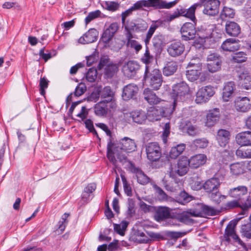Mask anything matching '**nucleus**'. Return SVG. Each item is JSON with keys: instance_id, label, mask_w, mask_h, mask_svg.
Here are the masks:
<instances>
[{"instance_id": "nucleus-62", "label": "nucleus", "mask_w": 251, "mask_h": 251, "mask_svg": "<svg viewBox=\"0 0 251 251\" xmlns=\"http://www.w3.org/2000/svg\"><path fill=\"white\" fill-rule=\"evenodd\" d=\"M170 133V125L169 123H167L164 126L162 134V140L164 143L167 141V138Z\"/></svg>"}, {"instance_id": "nucleus-44", "label": "nucleus", "mask_w": 251, "mask_h": 251, "mask_svg": "<svg viewBox=\"0 0 251 251\" xmlns=\"http://www.w3.org/2000/svg\"><path fill=\"white\" fill-rule=\"evenodd\" d=\"M212 34V29L210 28H201L198 32V35L201 39H207L211 37Z\"/></svg>"}, {"instance_id": "nucleus-38", "label": "nucleus", "mask_w": 251, "mask_h": 251, "mask_svg": "<svg viewBox=\"0 0 251 251\" xmlns=\"http://www.w3.org/2000/svg\"><path fill=\"white\" fill-rule=\"evenodd\" d=\"M115 148H116V145L110 140L107 144V157L113 164H115L117 162L114 156Z\"/></svg>"}, {"instance_id": "nucleus-5", "label": "nucleus", "mask_w": 251, "mask_h": 251, "mask_svg": "<svg viewBox=\"0 0 251 251\" xmlns=\"http://www.w3.org/2000/svg\"><path fill=\"white\" fill-rule=\"evenodd\" d=\"M147 157L151 162H156L162 156L161 149L157 142L149 143L146 146Z\"/></svg>"}, {"instance_id": "nucleus-58", "label": "nucleus", "mask_w": 251, "mask_h": 251, "mask_svg": "<svg viewBox=\"0 0 251 251\" xmlns=\"http://www.w3.org/2000/svg\"><path fill=\"white\" fill-rule=\"evenodd\" d=\"M187 133L191 136H195L198 133V130L197 128L192 125L190 122H188L186 124V127H185Z\"/></svg>"}, {"instance_id": "nucleus-51", "label": "nucleus", "mask_w": 251, "mask_h": 251, "mask_svg": "<svg viewBox=\"0 0 251 251\" xmlns=\"http://www.w3.org/2000/svg\"><path fill=\"white\" fill-rule=\"evenodd\" d=\"M157 27V25L155 24H152L151 25L147 32L146 38L144 39V42L146 45H148L149 44L150 40Z\"/></svg>"}, {"instance_id": "nucleus-10", "label": "nucleus", "mask_w": 251, "mask_h": 251, "mask_svg": "<svg viewBox=\"0 0 251 251\" xmlns=\"http://www.w3.org/2000/svg\"><path fill=\"white\" fill-rule=\"evenodd\" d=\"M98 95L101 99H105L103 101H106L109 103V105L111 108H116L117 104L114 98V93L110 86L104 87Z\"/></svg>"}, {"instance_id": "nucleus-52", "label": "nucleus", "mask_w": 251, "mask_h": 251, "mask_svg": "<svg viewBox=\"0 0 251 251\" xmlns=\"http://www.w3.org/2000/svg\"><path fill=\"white\" fill-rule=\"evenodd\" d=\"M69 214L68 213H64L61 217V219L58 222V227L61 231H64L66 226L68 224V221L67 219L69 217Z\"/></svg>"}, {"instance_id": "nucleus-34", "label": "nucleus", "mask_w": 251, "mask_h": 251, "mask_svg": "<svg viewBox=\"0 0 251 251\" xmlns=\"http://www.w3.org/2000/svg\"><path fill=\"white\" fill-rule=\"evenodd\" d=\"M143 95L145 99L150 104H157L161 101V99L149 88H146L144 90Z\"/></svg>"}, {"instance_id": "nucleus-48", "label": "nucleus", "mask_w": 251, "mask_h": 251, "mask_svg": "<svg viewBox=\"0 0 251 251\" xmlns=\"http://www.w3.org/2000/svg\"><path fill=\"white\" fill-rule=\"evenodd\" d=\"M208 140L204 138L196 139L192 143V146L196 149L205 148L208 146Z\"/></svg>"}, {"instance_id": "nucleus-1", "label": "nucleus", "mask_w": 251, "mask_h": 251, "mask_svg": "<svg viewBox=\"0 0 251 251\" xmlns=\"http://www.w3.org/2000/svg\"><path fill=\"white\" fill-rule=\"evenodd\" d=\"M220 184L221 182L219 179L215 177L207 179L202 184L203 189L206 192L212 194L211 198L217 204H219L226 198V196L221 195L219 193V188Z\"/></svg>"}, {"instance_id": "nucleus-20", "label": "nucleus", "mask_w": 251, "mask_h": 251, "mask_svg": "<svg viewBox=\"0 0 251 251\" xmlns=\"http://www.w3.org/2000/svg\"><path fill=\"white\" fill-rule=\"evenodd\" d=\"M206 160L207 157L205 154H196L188 159L189 167L192 169H197L206 163Z\"/></svg>"}, {"instance_id": "nucleus-12", "label": "nucleus", "mask_w": 251, "mask_h": 251, "mask_svg": "<svg viewBox=\"0 0 251 251\" xmlns=\"http://www.w3.org/2000/svg\"><path fill=\"white\" fill-rule=\"evenodd\" d=\"M195 24V23H186L181 27L180 32L185 40L193 39L195 37L196 33Z\"/></svg>"}, {"instance_id": "nucleus-24", "label": "nucleus", "mask_w": 251, "mask_h": 251, "mask_svg": "<svg viewBox=\"0 0 251 251\" xmlns=\"http://www.w3.org/2000/svg\"><path fill=\"white\" fill-rule=\"evenodd\" d=\"M138 91V88L135 84L131 83L125 86L123 90V99L125 100H130L137 93Z\"/></svg>"}, {"instance_id": "nucleus-3", "label": "nucleus", "mask_w": 251, "mask_h": 251, "mask_svg": "<svg viewBox=\"0 0 251 251\" xmlns=\"http://www.w3.org/2000/svg\"><path fill=\"white\" fill-rule=\"evenodd\" d=\"M174 109L172 108H159L150 107L146 113L147 119L151 122L160 120L163 117H169L173 112Z\"/></svg>"}, {"instance_id": "nucleus-54", "label": "nucleus", "mask_w": 251, "mask_h": 251, "mask_svg": "<svg viewBox=\"0 0 251 251\" xmlns=\"http://www.w3.org/2000/svg\"><path fill=\"white\" fill-rule=\"evenodd\" d=\"M251 207V197H249L246 201L240 204V208L242 211L239 214L240 215H246L247 214L248 209Z\"/></svg>"}, {"instance_id": "nucleus-41", "label": "nucleus", "mask_w": 251, "mask_h": 251, "mask_svg": "<svg viewBox=\"0 0 251 251\" xmlns=\"http://www.w3.org/2000/svg\"><path fill=\"white\" fill-rule=\"evenodd\" d=\"M104 75L107 77H112L118 71V68L115 64H110L107 65L104 68Z\"/></svg>"}, {"instance_id": "nucleus-21", "label": "nucleus", "mask_w": 251, "mask_h": 251, "mask_svg": "<svg viewBox=\"0 0 251 251\" xmlns=\"http://www.w3.org/2000/svg\"><path fill=\"white\" fill-rule=\"evenodd\" d=\"M235 141L240 146H251V131H247L238 133L236 135Z\"/></svg>"}, {"instance_id": "nucleus-47", "label": "nucleus", "mask_w": 251, "mask_h": 251, "mask_svg": "<svg viewBox=\"0 0 251 251\" xmlns=\"http://www.w3.org/2000/svg\"><path fill=\"white\" fill-rule=\"evenodd\" d=\"M97 75V71L96 69L90 68L86 74V79L90 82H93L96 80Z\"/></svg>"}, {"instance_id": "nucleus-7", "label": "nucleus", "mask_w": 251, "mask_h": 251, "mask_svg": "<svg viewBox=\"0 0 251 251\" xmlns=\"http://www.w3.org/2000/svg\"><path fill=\"white\" fill-rule=\"evenodd\" d=\"M201 7L204 8L203 13L209 16H215L218 14L220 2L218 0H200Z\"/></svg>"}, {"instance_id": "nucleus-43", "label": "nucleus", "mask_w": 251, "mask_h": 251, "mask_svg": "<svg viewBox=\"0 0 251 251\" xmlns=\"http://www.w3.org/2000/svg\"><path fill=\"white\" fill-rule=\"evenodd\" d=\"M128 225V222L126 221H123L120 224H114V230L118 234L123 235Z\"/></svg>"}, {"instance_id": "nucleus-13", "label": "nucleus", "mask_w": 251, "mask_h": 251, "mask_svg": "<svg viewBox=\"0 0 251 251\" xmlns=\"http://www.w3.org/2000/svg\"><path fill=\"white\" fill-rule=\"evenodd\" d=\"M185 50L184 45L180 41L172 42L167 47V52L172 57H176L181 55Z\"/></svg>"}, {"instance_id": "nucleus-25", "label": "nucleus", "mask_w": 251, "mask_h": 251, "mask_svg": "<svg viewBox=\"0 0 251 251\" xmlns=\"http://www.w3.org/2000/svg\"><path fill=\"white\" fill-rule=\"evenodd\" d=\"M171 209L167 207L160 206L156 210L154 219L158 222H162L171 216Z\"/></svg>"}, {"instance_id": "nucleus-28", "label": "nucleus", "mask_w": 251, "mask_h": 251, "mask_svg": "<svg viewBox=\"0 0 251 251\" xmlns=\"http://www.w3.org/2000/svg\"><path fill=\"white\" fill-rule=\"evenodd\" d=\"M201 7V4L199 3H195L188 9L180 8L179 9V14L181 16H184L190 19L193 23H195V11L197 7Z\"/></svg>"}, {"instance_id": "nucleus-36", "label": "nucleus", "mask_w": 251, "mask_h": 251, "mask_svg": "<svg viewBox=\"0 0 251 251\" xmlns=\"http://www.w3.org/2000/svg\"><path fill=\"white\" fill-rule=\"evenodd\" d=\"M186 148V145L181 143L171 148L169 156L172 159H176L185 150Z\"/></svg>"}, {"instance_id": "nucleus-4", "label": "nucleus", "mask_w": 251, "mask_h": 251, "mask_svg": "<svg viewBox=\"0 0 251 251\" xmlns=\"http://www.w3.org/2000/svg\"><path fill=\"white\" fill-rule=\"evenodd\" d=\"M189 91L188 86L183 82L173 86L172 95L174 99L173 107L172 108L174 110L175 109L177 101L184 100L185 96L188 94Z\"/></svg>"}, {"instance_id": "nucleus-15", "label": "nucleus", "mask_w": 251, "mask_h": 251, "mask_svg": "<svg viewBox=\"0 0 251 251\" xmlns=\"http://www.w3.org/2000/svg\"><path fill=\"white\" fill-rule=\"evenodd\" d=\"M126 118H131L132 122L138 124H143L145 123L147 116L145 111L141 110L132 111L129 113L126 114Z\"/></svg>"}, {"instance_id": "nucleus-16", "label": "nucleus", "mask_w": 251, "mask_h": 251, "mask_svg": "<svg viewBox=\"0 0 251 251\" xmlns=\"http://www.w3.org/2000/svg\"><path fill=\"white\" fill-rule=\"evenodd\" d=\"M220 117V110L214 108L208 111L206 116L205 126L211 127L215 125L219 121Z\"/></svg>"}, {"instance_id": "nucleus-8", "label": "nucleus", "mask_w": 251, "mask_h": 251, "mask_svg": "<svg viewBox=\"0 0 251 251\" xmlns=\"http://www.w3.org/2000/svg\"><path fill=\"white\" fill-rule=\"evenodd\" d=\"M215 93L214 87L211 85L201 87L196 94V102L201 104L207 102Z\"/></svg>"}, {"instance_id": "nucleus-50", "label": "nucleus", "mask_w": 251, "mask_h": 251, "mask_svg": "<svg viewBox=\"0 0 251 251\" xmlns=\"http://www.w3.org/2000/svg\"><path fill=\"white\" fill-rule=\"evenodd\" d=\"M153 57L150 54L148 45H146L145 52L141 58V61L146 64V66L153 60Z\"/></svg>"}, {"instance_id": "nucleus-46", "label": "nucleus", "mask_w": 251, "mask_h": 251, "mask_svg": "<svg viewBox=\"0 0 251 251\" xmlns=\"http://www.w3.org/2000/svg\"><path fill=\"white\" fill-rule=\"evenodd\" d=\"M234 16V10L232 8L224 7L221 13L220 17L222 19H225L227 18H232Z\"/></svg>"}, {"instance_id": "nucleus-27", "label": "nucleus", "mask_w": 251, "mask_h": 251, "mask_svg": "<svg viewBox=\"0 0 251 251\" xmlns=\"http://www.w3.org/2000/svg\"><path fill=\"white\" fill-rule=\"evenodd\" d=\"M247 169L246 161H241L231 164L230 165V173L234 176L244 174Z\"/></svg>"}, {"instance_id": "nucleus-63", "label": "nucleus", "mask_w": 251, "mask_h": 251, "mask_svg": "<svg viewBox=\"0 0 251 251\" xmlns=\"http://www.w3.org/2000/svg\"><path fill=\"white\" fill-rule=\"evenodd\" d=\"M136 240L140 243H147L149 240V238L143 232L138 231L136 234Z\"/></svg>"}, {"instance_id": "nucleus-55", "label": "nucleus", "mask_w": 251, "mask_h": 251, "mask_svg": "<svg viewBox=\"0 0 251 251\" xmlns=\"http://www.w3.org/2000/svg\"><path fill=\"white\" fill-rule=\"evenodd\" d=\"M242 235L247 238H251V223L243 225L241 228Z\"/></svg>"}, {"instance_id": "nucleus-57", "label": "nucleus", "mask_w": 251, "mask_h": 251, "mask_svg": "<svg viewBox=\"0 0 251 251\" xmlns=\"http://www.w3.org/2000/svg\"><path fill=\"white\" fill-rule=\"evenodd\" d=\"M100 11L99 10L90 12L85 19L86 25L89 24L94 19L99 17L100 16Z\"/></svg>"}, {"instance_id": "nucleus-22", "label": "nucleus", "mask_w": 251, "mask_h": 251, "mask_svg": "<svg viewBox=\"0 0 251 251\" xmlns=\"http://www.w3.org/2000/svg\"><path fill=\"white\" fill-rule=\"evenodd\" d=\"M240 48L239 41L234 38L226 40L221 45V49L225 51H235Z\"/></svg>"}, {"instance_id": "nucleus-42", "label": "nucleus", "mask_w": 251, "mask_h": 251, "mask_svg": "<svg viewBox=\"0 0 251 251\" xmlns=\"http://www.w3.org/2000/svg\"><path fill=\"white\" fill-rule=\"evenodd\" d=\"M236 155L242 158H251V147L246 149H238L236 151Z\"/></svg>"}, {"instance_id": "nucleus-35", "label": "nucleus", "mask_w": 251, "mask_h": 251, "mask_svg": "<svg viewBox=\"0 0 251 251\" xmlns=\"http://www.w3.org/2000/svg\"><path fill=\"white\" fill-rule=\"evenodd\" d=\"M226 30L229 35L232 36H238L241 31L239 25L233 22H230L226 24Z\"/></svg>"}, {"instance_id": "nucleus-30", "label": "nucleus", "mask_w": 251, "mask_h": 251, "mask_svg": "<svg viewBox=\"0 0 251 251\" xmlns=\"http://www.w3.org/2000/svg\"><path fill=\"white\" fill-rule=\"evenodd\" d=\"M230 134L226 129H220L218 131L216 139L221 147H224L229 141Z\"/></svg>"}, {"instance_id": "nucleus-49", "label": "nucleus", "mask_w": 251, "mask_h": 251, "mask_svg": "<svg viewBox=\"0 0 251 251\" xmlns=\"http://www.w3.org/2000/svg\"><path fill=\"white\" fill-rule=\"evenodd\" d=\"M201 74V72H197L195 70H191L189 69L186 71L187 78L191 81H194L197 80Z\"/></svg>"}, {"instance_id": "nucleus-32", "label": "nucleus", "mask_w": 251, "mask_h": 251, "mask_svg": "<svg viewBox=\"0 0 251 251\" xmlns=\"http://www.w3.org/2000/svg\"><path fill=\"white\" fill-rule=\"evenodd\" d=\"M146 7H154L156 8H170L174 5V3H166L162 0H146Z\"/></svg>"}, {"instance_id": "nucleus-39", "label": "nucleus", "mask_w": 251, "mask_h": 251, "mask_svg": "<svg viewBox=\"0 0 251 251\" xmlns=\"http://www.w3.org/2000/svg\"><path fill=\"white\" fill-rule=\"evenodd\" d=\"M193 199V197L183 191L181 192L177 197V202L181 204H185Z\"/></svg>"}, {"instance_id": "nucleus-17", "label": "nucleus", "mask_w": 251, "mask_h": 251, "mask_svg": "<svg viewBox=\"0 0 251 251\" xmlns=\"http://www.w3.org/2000/svg\"><path fill=\"white\" fill-rule=\"evenodd\" d=\"M99 32L95 28H91L78 39V42L82 44L95 42L98 37Z\"/></svg>"}, {"instance_id": "nucleus-45", "label": "nucleus", "mask_w": 251, "mask_h": 251, "mask_svg": "<svg viewBox=\"0 0 251 251\" xmlns=\"http://www.w3.org/2000/svg\"><path fill=\"white\" fill-rule=\"evenodd\" d=\"M246 54L243 52H238L232 56V61L234 63H243L247 60Z\"/></svg>"}, {"instance_id": "nucleus-53", "label": "nucleus", "mask_w": 251, "mask_h": 251, "mask_svg": "<svg viewBox=\"0 0 251 251\" xmlns=\"http://www.w3.org/2000/svg\"><path fill=\"white\" fill-rule=\"evenodd\" d=\"M121 178L125 193L128 196H131L132 195V191L130 185L128 183L126 177L123 175H121Z\"/></svg>"}, {"instance_id": "nucleus-56", "label": "nucleus", "mask_w": 251, "mask_h": 251, "mask_svg": "<svg viewBox=\"0 0 251 251\" xmlns=\"http://www.w3.org/2000/svg\"><path fill=\"white\" fill-rule=\"evenodd\" d=\"M127 46L133 49L136 52H138L142 48V45L136 40H129L127 42Z\"/></svg>"}, {"instance_id": "nucleus-11", "label": "nucleus", "mask_w": 251, "mask_h": 251, "mask_svg": "<svg viewBox=\"0 0 251 251\" xmlns=\"http://www.w3.org/2000/svg\"><path fill=\"white\" fill-rule=\"evenodd\" d=\"M95 114L99 117H104L108 113L114 111L116 108H112L109 105V103L106 101H100L95 105Z\"/></svg>"}, {"instance_id": "nucleus-31", "label": "nucleus", "mask_w": 251, "mask_h": 251, "mask_svg": "<svg viewBox=\"0 0 251 251\" xmlns=\"http://www.w3.org/2000/svg\"><path fill=\"white\" fill-rule=\"evenodd\" d=\"M238 77L242 87L247 90L251 88V76L248 71H245L240 73Z\"/></svg>"}, {"instance_id": "nucleus-2", "label": "nucleus", "mask_w": 251, "mask_h": 251, "mask_svg": "<svg viewBox=\"0 0 251 251\" xmlns=\"http://www.w3.org/2000/svg\"><path fill=\"white\" fill-rule=\"evenodd\" d=\"M144 78L149 81V85L155 90L159 89L163 81L160 71L154 69L150 72L149 66H146Z\"/></svg>"}, {"instance_id": "nucleus-18", "label": "nucleus", "mask_w": 251, "mask_h": 251, "mask_svg": "<svg viewBox=\"0 0 251 251\" xmlns=\"http://www.w3.org/2000/svg\"><path fill=\"white\" fill-rule=\"evenodd\" d=\"M235 89L236 85L233 81L225 83L222 92V98L225 101H228L232 98Z\"/></svg>"}, {"instance_id": "nucleus-9", "label": "nucleus", "mask_w": 251, "mask_h": 251, "mask_svg": "<svg viewBox=\"0 0 251 251\" xmlns=\"http://www.w3.org/2000/svg\"><path fill=\"white\" fill-rule=\"evenodd\" d=\"M236 223L234 221H230L225 229V233L223 235L224 239L227 242H229L230 238H232L234 241L242 247H245L244 243L240 239V238L236 235L235 231V227Z\"/></svg>"}, {"instance_id": "nucleus-23", "label": "nucleus", "mask_w": 251, "mask_h": 251, "mask_svg": "<svg viewBox=\"0 0 251 251\" xmlns=\"http://www.w3.org/2000/svg\"><path fill=\"white\" fill-rule=\"evenodd\" d=\"M118 25L116 23H112L102 33L101 36L102 41L105 44L108 43L118 30Z\"/></svg>"}, {"instance_id": "nucleus-61", "label": "nucleus", "mask_w": 251, "mask_h": 251, "mask_svg": "<svg viewBox=\"0 0 251 251\" xmlns=\"http://www.w3.org/2000/svg\"><path fill=\"white\" fill-rule=\"evenodd\" d=\"M135 204L132 200L128 201V208L126 211L127 216L132 217L135 214Z\"/></svg>"}, {"instance_id": "nucleus-37", "label": "nucleus", "mask_w": 251, "mask_h": 251, "mask_svg": "<svg viewBox=\"0 0 251 251\" xmlns=\"http://www.w3.org/2000/svg\"><path fill=\"white\" fill-rule=\"evenodd\" d=\"M177 69V65L176 62H168L163 69V74L164 75L169 76L173 75Z\"/></svg>"}, {"instance_id": "nucleus-59", "label": "nucleus", "mask_w": 251, "mask_h": 251, "mask_svg": "<svg viewBox=\"0 0 251 251\" xmlns=\"http://www.w3.org/2000/svg\"><path fill=\"white\" fill-rule=\"evenodd\" d=\"M152 43L155 48H160L163 44V37L160 35L154 36L152 39Z\"/></svg>"}, {"instance_id": "nucleus-29", "label": "nucleus", "mask_w": 251, "mask_h": 251, "mask_svg": "<svg viewBox=\"0 0 251 251\" xmlns=\"http://www.w3.org/2000/svg\"><path fill=\"white\" fill-rule=\"evenodd\" d=\"M248 192V188L245 186H239L231 188L229 190L228 195L232 198L240 200L243 196L246 195Z\"/></svg>"}, {"instance_id": "nucleus-60", "label": "nucleus", "mask_w": 251, "mask_h": 251, "mask_svg": "<svg viewBox=\"0 0 251 251\" xmlns=\"http://www.w3.org/2000/svg\"><path fill=\"white\" fill-rule=\"evenodd\" d=\"M86 90V86L85 84L80 83L76 87L74 95L76 97H79L83 94Z\"/></svg>"}, {"instance_id": "nucleus-40", "label": "nucleus", "mask_w": 251, "mask_h": 251, "mask_svg": "<svg viewBox=\"0 0 251 251\" xmlns=\"http://www.w3.org/2000/svg\"><path fill=\"white\" fill-rule=\"evenodd\" d=\"M222 62H209L206 64V69L211 73H216L221 70Z\"/></svg>"}, {"instance_id": "nucleus-19", "label": "nucleus", "mask_w": 251, "mask_h": 251, "mask_svg": "<svg viewBox=\"0 0 251 251\" xmlns=\"http://www.w3.org/2000/svg\"><path fill=\"white\" fill-rule=\"evenodd\" d=\"M235 107L239 112H246L251 108L250 99L246 97H239L235 101Z\"/></svg>"}, {"instance_id": "nucleus-14", "label": "nucleus", "mask_w": 251, "mask_h": 251, "mask_svg": "<svg viewBox=\"0 0 251 251\" xmlns=\"http://www.w3.org/2000/svg\"><path fill=\"white\" fill-rule=\"evenodd\" d=\"M116 147L117 148L127 152L134 151L136 149V145L134 140L127 137L121 139Z\"/></svg>"}, {"instance_id": "nucleus-33", "label": "nucleus", "mask_w": 251, "mask_h": 251, "mask_svg": "<svg viewBox=\"0 0 251 251\" xmlns=\"http://www.w3.org/2000/svg\"><path fill=\"white\" fill-rule=\"evenodd\" d=\"M131 171L136 175L137 181L139 183L145 185L149 183V178L140 169L136 168L133 165H131Z\"/></svg>"}, {"instance_id": "nucleus-6", "label": "nucleus", "mask_w": 251, "mask_h": 251, "mask_svg": "<svg viewBox=\"0 0 251 251\" xmlns=\"http://www.w3.org/2000/svg\"><path fill=\"white\" fill-rule=\"evenodd\" d=\"M189 167L188 158L185 156H182L178 160L176 168L175 170L172 168L170 171L169 176L172 178L175 177L176 174L179 176H183L187 174Z\"/></svg>"}, {"instance_id": "nucleus-26", "label": "nucleus", "mask_w": 251, "mask_h": 251, "mask_svg": "<svg viewBox=\"0 0 251 251\" xmlns=\"http://www.w3.org/2000/svg\"><path fill=\"white\" fill-rule=\"evenodd\" d=\"M139 65L134 61H129L123 67V72L125 76L130 77L133 76L139 69Z\"/></svg>"}, {"instance_id": "nucleus-64", "label": "nucleus", "mask_w": 251, "mask_h": 251, "mask_svg": "<svg viewBox=\"0 0 251 251\" xmlns=\"http://www.w3.org/2000/svg\"><path fill=\"white\" fill-rule=\"evenodd\" d=\"M207 61L208 63L209 62H222L220 56L216 53H212L209 54L207 57Z\"/></svg>"}]
</instances>
